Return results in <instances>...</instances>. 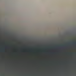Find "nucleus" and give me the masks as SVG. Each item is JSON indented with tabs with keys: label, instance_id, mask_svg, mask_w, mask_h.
<instances>
[{
	"label": "nucleus",
	"instance_id": "f257e3e1",
	"mask_svg": "<svg viewBox=\"0 0 76 76\" xmlns=\"http://www.w3.org/2000/svg\"><path fill=\"white\" fill-rule=\"evenodd\" d=\"M69 53L70 54H73V53Z\"/></svg>",
	"mask_w": 76,
	"mask_h": 76
},
{
	"label": "nucleus",
	"instance_id": "f03ea898",
	"mask_svg": "<svg viewBox=\"0 0 76 76\" xmlns=\"http://www.w3.org/2000/svg\"><path fill=\"white\" fill-rule=\"evenodd\" d=\"M75 54H76V53H74Z\"/></svg>",
	"mask_w": 76,
	"mask_h": 76
}]
</instances>
